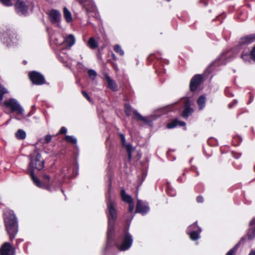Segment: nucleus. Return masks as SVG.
I'll return each instance as SVG.
<instances>
[{
  "instance_id": "1",
  "label": "nucleus",
  "mask_w": 255,
  "mask_h": 255,
  "mask_svg": "<svg viewBox=\"0 0 255 255\" xmlns=\"http://www.w3.org/2000/svg\"><path fill=\"white\" fill-rule=\"evenodd\" d=\"M30 163L29 164L27 173L31 177L33 183L37 187L45 188L51 191L50 177L47 174H43V183H42L40 180L35 176L34 170L35 169L40 170L44 167V161L41 159V155L40 153L36 152L35 154L29 155Z\"/></svg>"
},
{
  "instance_id": "2",
  "label": "nucleus",
  "mask_w": 255,
  "mask_h": 255,
  "mask_svg": "<svg viewBox=\"0 0 255 255\" xmlns=\"http://www.w3.org/2000/svg\"><path fill=\"white\" fill-rule=\"evenodd\" d=\"M108 180V188L106 194L107 208L108 210V217L109 220L106 249H108L109 247L112 246L115 242L113 237L115 233V221L117 218V213L115 207V203L111 200L110 197V192L112 186L111 175H109Z\"/></svg>"
},
{
  "instance_id": "3",
  "label": "nucleus",
  "mask_w": 255,
  "mask_h": 255,
  "mask_svg": "<svg viewBox=\"0 0 255 255\" xmlns=\"http://www.w3.org/2000/svg\"><path fill=\"white\" fill-rule=\"evenodd\" d=\"M5 226L9 236L10 241H12L18 232V224L16 218L13 211L7 210L4 212Z\"/></svg>"
},
{
  "instance_id": "4",
  "label": "nucleus",
  "mask_w": 255,
  "mask_h": 255,
  "mask_svg": "<svg viewBox=\"0 0 255 255\" xmlns=\"http://www.w3.org/2000/svg\"><path fill=\"white\" fill-rule=\"evenodd\" d=\"M132 242V236L127 231H125L124 234L119 237L115 244L119 251H125L131 247Z\"/></svg>"
},
{
  "instance_id": "5",
  "label": "nucleus",
  "mask_w": 255,
  "mask_h": 255,
  "mask_svg": "<svg viewBox=\"0 0 255 255\" xmlns=\"http://www.w3.org/2000/svg\"><path fill=\"white\" fill-rule=\"evenodd\" d=\"M201 231V228L198 226L197 222L190 225L187 229V233L193 241H196L200 238Z\"/></svg>"
},
{
  "instance_id": "6",
  "label": "nucleus",
  "mask_w": 255,
  "mask_h": 255,
  "mask_svg": "<svg viewBox=\"0 0 255 255\" xmlns=\"http://www.w3.org/2000/svg\"><path fill=\"white\" fill-rule=\"evenodd\" d=\"M29 77L32 84L36 85H41L46 83L44 76L36 71L29 72Z\"/></svg>"
},
{
  "instance_id": "7",
  "label": "nucleus",
  "mask_w": 255,
  "mask_h": 255,
  "mask_svg": "<svg viewBox=\"0 0 255 255\" xmlns=\"http://www.w3.org/2000/svg\"><path fill=\"white\" fill-rule=\"evenodd\" d=\"M3 106L9 108L12 112H23L24 109L15 99H10L2 103Z\"/></svg>"
},
{
  "instance_id": "8",
  "label": "nucleus",
  "mask_w": 255,
  "mask_h": 255,
  "mask_svg": "<svg viewBox=\"0 0 255 255\" xmlns=\"http://www.w3.org/2000/svg\"><path fill=\"white\" fill-rule=\"evenodd\" d=\"M14 7L18 14L25 15L28 13V6L22 0H17L14 4Z\"/></svg>"
},
{
  "instance_id": "9",
  "label": "nucleus",
  "mask_w": 255,
  "mask_h": 255,
  "mask_svg": "<svg viewBox=\"0 0 255 255\" xmlns=\"http://www.w3.org/2000/svg\"><path fill=\"white\" fill-rule=\"evenodd\" d=\"M14 33L12 31L7 30L1 34L0 38L3 43L10 45L12 43L16 42L15 41L16 37H14Z\"/></svg>"
},
{
  "instance_id": "10",
  "label": "nucleus",
  "mask_w": 255,
  "mask_h": 255,
  "mask_svg": "<svg viewBox=\"0 0 255 255\" xmlns=\"http://www.w3.org/2000/svg\"><path fill=\"white\" fill-rule=\"evenodd\" d=\"M149 210L148 204L140 200H137L135 212L139 213L142 215L146 214Z\"/></svg>"
},
{
  "instance_id": "11",
  "label": "nucleus",
  "mask_w": 255,
  "mask_h": 255,
  "mask_svg": "<svg viewBox=\"0 0 255 255\" xmlns=\"http://www.w3.org/2000/svg\"><path fill=\"white\" fill-rule=\"evenodd\" d=\"M1 255H14L15 249L9 243H5L0 249Z\"/></svg>"
},
{
  "instance_id": "12",
  "label": "nucleus",
  "mask_w": 255,
  "mask_h": 255,
  "mask_svg": "<svg viewBox=\"0 0 255 255\" xmlns=\"http://www.w3.org/2000/svg\"><path fill=\"white\" fill-rule=\"evenodd\" d=\"M202 81V77L200 75H195L190 82V89L191 91H195L200 85Z\"/></svg>"
},
{
  "instance_id": "13",
  "label": "nucleus",
  "mask_w": 255,
  "mask_h": 255,
  "mask_svg": "<svg viewBox=\"0 0 255 255\" xmlns=\"http://www.w3.org/2000/svg\"><path fill=\"white\" fill-rule=\"evenodd\" d=\"M119 135L120 137V138L121 139V141H122V144L124 146H125L126 148V150L127 151V152L128 153V158L129 159V160H130V159L131 158V152L133 150V149H132V146L130 144H127L126 143V138H125V136L124 135V134H123V133H119Z\"/></svg>"
},
{
  "instance_id": "14",
  "label": "nucleus",
  "mask_w": 255,
  "mask_h": 255,
  "mask_svg": "<svg viewBox=\"0 0 255 255\" xmlns=\"http://www.w3.org/2000/svg\"><path fill=\"white\" fill-rule=\"evenodd\" d=\"M48 15L51 22L52 23H56L59 21L61 17L60 12L55 9L50 10L48 13Z\"/></svg>"
},
{
  "instance_id": "15",
  "label": "nucleus",
  "mask_w": 255,
  "mask_h": 255,
  "mask_svg": "<svg viewBox=\"0 0 255 255\" xmlns=\"http://www.w3.org/2000/svg\"><path fill=\"white\" fill-rule=\"evenodd\" d=\"M80 3L86 9L87 13L95 9V5L91 0H78Z\"/></svg>"
},
{
  "instance_id": "16",
  "label": "nucleus",
  "mask_w": 255,
  "mask_h": 255,
  "mask_svg": "<svg viewBox=\"0 0 255 255\" xmlns=\"http://www.w3.org/2000/svg\"><path fill=\"white\" fill-rule=\"evenodd\" d=\"M255 41V34H252L246 35L245 37H242L239 43L241 45L250 44Z\"/></svg>"
},
{
  "instance_id": "17",
  "label": "nucleus",
  "mask_w": 255,
  "mask_h": 255,
  "mask_svg": "<svg viewBox=\"0 0 255 255\" xmlns=\"http://www.w3.org/2000/svg\"><path fill=\"white\" fill-rule=\"evenodd\" d=\"M105 78L107 81L108 88L113 91H117L118 90V86L116 82L108 74L105 75Z\"/></svg>"
},
{
  "instance_id": "18",
  "label": "nucleus",
  "mask_w": 255,
  "mask_h": 255,
  "mask_svg": "<svg viewBox=\"0 0 255 255\" xmlns=\"http://www.w3.org/2000/svg\"><path fill=\"white\" fill-rule=\"evenodd\" d=\"M250 228L248 232V236L249 240H252L255 237V218L250 223Z\"/></svg>"
},
{
  "instance_id": "19",
  "label": "nucleus",
  "mask_w": 255,
  "mask_h": 255,
  "mask_svg": "<svg viewBox=\"0 0 255 255\" xmlns=\"http://www.w3.org/2000/svg\"><path fill=\"white\" fill-rule=\"evenodd\" d=\"M30 116V113H16L15 118L17 120L25 122L28 121V118Z\"/></svg>"
},
{
  "instance_id": "20",
  "label": "nucleus",
  "mask_w": 255,
  "mask_h": 255,
  "mask_svg": "<svg viewBox=\"0 0 255 255\" xmlns=\"http://www.w3.org/2000/svg\"><path fill=\"white\" fill-rule=\"evenodd\" d=\"M231 55V52H224L221 54L218 60L221 63V64H225L227 62V59L230 58Z\"/></svg>"
},
{
  "instance_id": "21",
  "label": "nucleus",
  "mask_w": 255,
  "mask_h": 255,
  "mask_svg": "<svg viewBox=\"0 0 255 255\" xmlns=\"http://www.w3.org/2000/svg\"><path fill=\"white\" fill-rule=\"evenodd\" d=\"M185 125V123L184 122H180L177 120H174L171 123H168L166 127L168 128H172L177 126L184 127Z\"/></svg>"
},
{
  "instance_id": "22",
  "label": "nucleus",
  "mask_w": 255,
  "mask_h": 255,
  "mask_svg": "<svg viewBox=\"0 0 255 255\" xmlns=\"http://www.w3.org/2000/svg\"><path fill=\"white\" fill-rule=\"evenodd\" d=\"M121 196L122 200L125 202L128 203L129 202L133 201L132 197L130 195L126 193V191L124 189H122L121 190Z\"/></svg>"
},
{
  "instance_id": "23",
  "label": "nucleus",
  "mask_w": 255,
  "mask_h": 255,
  "mask_svg": "<svg viewBox=\"0 0 255 255\" xmlns=\"http://www.w3.org/2000/svg\"><path fill=\"white\" fill-rule=\"evenodd\" d=\"M64 42L69 47L72 46L75 43V38L74 35L72 34L68 35L64 38Z\"/></svg>"
},
{
  "instance_id": "24",
  "label": "nucleus",
  "mask_w": 255,
  "mask_h": 255,
  "mask_svg": "<svg viewBox=\"0 0 255 255\" xmlns=\"http://www.w3.org/2000/svg\"><path fill=\"white\" fill-rule=\"evenodd\" d=\"M87 45L92 49H95L98 48L99 46V43L95 38L91 37L89 38L87 42Z\"/></svg>"
},
{
  "instance_id": "25",
  "label": "nucleus",
  "mask_w": 255,
  "mask_h": 255,
  "mask_svg": "<svg viewBox=\"0 0 255 255\" xmlns=\"http://www.w3.org/2000/svg\"><path fill=\"white\" fill-rule=\"evenodd\" d=\"M182 104H183L184 109L182 112H193V110L190 108V102L189 99L184 98L182 100Z\"/></svg>"
},
{
  "instance_id": "26",
  "label": "nucleus",
  "mask_w": 255,
  "mask_h": 255,
  "mask_svg": "<svg viewBox=\"0 0 255 255\" xmlns=\"http://www.w3.org/2000/svg\"><path fill=\"white\" fill-rule=\"evenodd\" d=\"M206 103V98L204 96H201L199 97L197 100V104L199 106V109L200 110H202L205 106Z\"/></svg>"
},
{
  "instance_id": "27",
  "label": "nucleus",
  "mask_w": 255,
  "mask_h": 255,
  "mask_svg": "<svg viewBox=\"0 0 255 255\" xmlns=\"http://www.w3.org/2000/svg\"><path fill=\"white\" fill-rule=\"evenodd\" d=\"M70 170L71 169H69V168H67L66 169H63L61 172L62 177L63 178L66 176L68 177H74L78 174V171L77 169H75V172L73 173V175H71L69 174V172Z\"/></svg>"
},
{
  "instance_id": "28",
  "label": "nucleus",
  "mask_w": 255,
  "mask_h": 255,
  "mask_svg": "<svg viewBox=\"0 0 255 255\" xmlns=\"http://www.w3.org/2000/svg\"><path fill=\"white\" fill-rule=\"evenodd\" d=\"M64 16L67 22H70L72 21V18L70 11L66 8L64 7L63 9Z\"/></svg>"
},
{
  "instance_id": "29",
  "label": "nucleus",
  "mask_w": 255,
  "mask_h": 255,
  "mask_svg": "<svg viewBox=\"0 0 255 255\" xmlns=\"http://www.w3.org/2000/svg\"><path fill=\"white\" fill-rule=\"evenodd\" d=\"M133 118L137 121H142L145 123H147L148 121V119L146 117H142L139 114V113H134Z\"/></svg>"
},
{
  "instance_id": "30",
  "label": "nucleus",
  "mask_w": 255,
  "mask_h": 255,
  "mask_svg": "<svg viewBox=\"0 0 255 255\" xmlns=\"http://www.w3.org/2000/svg\"><path fill=\"white\" fill-rule=\"evenodd\" d=\"M15 136L18 139H24L26 137V133L23 130L19 129L15 133Z\"/></svg>"
},
{
  "instance_id": "31",
  "label": "nucleus",
  "mask_w": 255,
  "mask_h": 255,
  "mask_svg": "<svg viewBox=\"0 0 255 255\" xmlns=\"http://www.w3.org/2000/svg\"><path fill=\"white\" fill-rule=\"evenodd\" d=\"M64 139L67 142L74 144H76L77 142L76 138L73 135H65Z\"/></svg>"
},
{
  "instance_id": "32",
  "label": "nucleus",
  "mask_w": 255,
  "mask_h": 255,
  "mask_svg": "<svg viewBox=\"0 0 255 255\" xmlns=\"http://www.w3.org/2000/svg\"><path fill=\"white\" fill-rule=\"evenodd\" d=\"M8 91L2 85L0 84V101L2 102L3 99V95L8 94Z\"/></svg>"
},
{
  "instance_id": "33",
  "label": "nucleus",
  "mask_w": 255,
  "mask_h": 255,
  "mask_svg": "<svg viewBox=\"0 0 255 255\" xmlns=\"http://www.w3.org/2000/svg\"><path fill=\"white\" fill-rule=\"evenodd\" d=\"M114 49L116 53H119L121 56H123L124 55V50L119 44H116L114 46Z\"/></svg>"
},
{
  "instance_id": "34",
  "label": "nucleus",
  "mask_w": 255,
  "mask_h": 255,
  "mask_svg": "<svg viewBox=\"0 0 255 255\" xmlns=\"http://www.w3.org/2000/svg\"><path fill=\"white\" fill-rule=\"evenodd\" d=\"M88 75H89V77L92 80H94L97 75L96 72L95 70H92V69H90L88 71Z\"/></svg>"
},
{
  "instance_id": "35",
  "label": "nucleus",
  "mask_w": 255,
  "mask_h": 255,
  "mask_svg": "<svg viewBox=\"0 0 255 255\" xmlns=\"http://www.w3.org/2000/svg\"><path fill=\"white\" fill-rule=\"evenodd\" d=\"M167 193L171 196H174L176 195L175 191L169 186H167Z\"/></svg>"
},
{
  "instance_id": "36",
  "label": "nucleus",
  "mask_w": 255,
  "mask_h": 255,
  "mask_svg": "<svg viewBox=\"0 0 255 255\" xmlns=\"http://www.w3.org/2000/svg\"><path fill=\"white\" fill-rule=\"evenodd\" d=\"M0 1L4 5L6 6H10L12 5L11 0H0Z\"/></svg>"
},
{
  "instance_id": "37",
  "label": "nucleus",
  "mask_w": 255,
  "mask_h": 255,
  "mask_svg": "<svg viewBox=\"0 0 255 255\" xmlns=\"http://www.w3.org/2000/svg\"><path fill=\"white\" fill-rule=\"evenodd\" d=\"M128 204V212L130 213H132L133 211L134 205L133 201L129 202Z\"/></svg>"
},
{
  "instance_id": "38",
  "label": "nucleus",
  "mask_w": 255,
  "mask_h": 255,
  "mask_svg": "<svg viewBox=\"0 0 255 255\" xmlns=\"http://www.w3.org/2000/svg\"><path fill=\"white\" fill-rule=\"evenodd\" d=\"M67 132V129L66 127H62L59 131L58 134H65Z\"/></svg>"
},
{
  "instance_id": "39",
  "label": "nucleus",
  "mask_w": 255,
  "mask_h": 255,
  "mask_svg": "<svg viewBox=\"0 0 255 255\" xmlns=\"http://www.w3.org/2000/svg\"><path fill=\"white\" fill-rule=\"evenodd\" d=\"M235 140L237 141V143L235 144L238 145L241 142L242 139L241 136L237 135L234 137V142H235Z\"/></svg>"
},
{
  "instance_id": "40",
  "label": "nucleus",
  "mask_w": 255,
  "mask_h": 255,
  "mask_svg": "<svg viewBox=\"0 0 255 255\" xmlns=\"http://www.w3.org/2000/svg\"><path fill=\"white\" fill-rule=\"evenodd\" d=\"M237 250V247H235L233 249H231L226 254V255H235L236 251Z\"/></svg>"
},
{
  "instance_id": "41",
  "label": "nucleus",
  "mask_w": 255,
  "mask_h": 255,
  "mask_svg": "<svg viewBox=\"0 0 255 255\" xmlns=\"http://www.w3.org/2000/svg\"><path fill=\"white\" fill-rule=\"evenodd\" d=\"M82 94L83 95V96L89 102H91V99L90 97V96L88 95V93L85 92V91H82Z\"/></svg>"
},
{
  "instance_id": "42",
  "label": "nucleus",
  "mask_w": 255,
  "mask_h": 255,
  "mask_svg": "<svg viewBox=\"0 0 255 255\" xmlns=\"http://www.w3.org/2000/svg\"><path fill=\"white\" fill-rule=\"evenodd\" d=\"M125 112H132L130 106L128 104H126L125 105Z\"/></svg>"
},
{
  "instance_id": "43",
  "label": "nucleus",
  "mask_w": 255,
  "mask_h": 255,
  "mask_svg": "<svg viewBox=\"0 0 255 255\" xmlns=\"http://www.w3.org/2000/svg\"><path fill=\"white\" fill-rule=\"evenodd\" d=\"M242 58L245 61H248L250 57V55L248 53H243L241 55Z\"/></svg>"
},
{
  "instance_id": "44",
  "label": "nucleus",
  "mask_w": 255,
  "mask_h": 255,
  "mask_svg": "<svg viewBox=\"0 0 255 255\" xmlns=\"http://www.w3.org/2000/svg\"><path fill=\"white\" fill-rule=\"evenodd\" d=\"M250 56L255 61V46L251 52Z\"/></svg>"
},
{
  "instance_id": "45",
  "label": "nucleus",
  "mask_w": 255,
  "mask_h": 255,
  "mask_svg": "<svg viewBox=\"0 0 255 255\" xmlns=\"http://www.w3.org/2000/svg\"><path fill=\"white\" fill-rule=\"evenodd\" d=\"M51 140V135L48 134L45 137V140L46 143H49Z\"/></svg>"
},
{
  "instance_id": "46",
  "label": "nucleus",
  "mask_w": 255,
  "mask_h": 255,
  "mask_svg": "<svg viewBox=\"0 0 255 255\" xmlns=\"http://www.w3.org/2000/svg\"><path fill=\"white\" fill-rule=\"evenodd\" d=\"M192 113H182L181 116L184 118H187L191 115Z\"/></svg>"
},
{
  "instance_id": "47",
  "label": "nucleus",
  "mask_w": 255,
  "mask_h": 255,
  "mask_svg": "<svg viewBox=\"0 0 255 255\" xmlns=\"http://www.w3.org/2000/svg\"><path fill=\"white\" fill-rule=\"evenodd\" d=\"M170 107H171V106L168 105L166 107L161 108L159 109V110H160V111H170V110H171Z\"/></svg>"
},
{
  "instance_id": "48",
  "label": "nucleus",
  "mask_w": 255,
  "mask_h": 255,
  "mask_svg": "<svg viewBox=\"0 0 255 255\" xmlns=\"http://www.w3.org/2000/svg\"><path fill=\"white\" fill-rule=\"evenodd\" d=\"M225 92H226V94L227 95V96L228 97H233L234 96L233 94H232L230 91V89H228V88H227L225 90Z\"/></svg>"
},
{
  "instance_id": "49",
  "label": "nucleus",
  "mask_w": 255,
  "mask_h": 255,
  "mask_svg": "<svg viewBox=\"0 0 255 255\" xmlns=\"http://www.w3.org/2000/svg\"><path fill=\"white\" fill-rule=\"evenodd\" d=\"M238 102L237 100H234L232 103L229 104L228 107L230 109L232 108L235 105L237 104Z\"/></svg>"
},
{
  "instance_id": "50",
  "label": "nucleus",
  "mask_w": 255,
  "mask_h": 255,
  "mask_svg": "<svg viewBox=\"0 0 255 255\" xmlns=\"http://www.w3.org/2000/svg\"><path fill=\"white\" fill-rule=\"evenodd\" d=\"M203 198L201 196H198L196 198V201L198 203H202L203 202Z\"/></svg>"
},
{
  "instance_id": "51",
  "label": "nucleus",
  "mask_w": 255,
  "mask_h": 255,
  "mask_svg": "<svg viewBox=\"0 0 255 255\" xmlns=\"http://www.w3.org/2000/svg\"><path fill=\"white\" fill-rule=\"evenodd\" d=\"M112 57L113 59L115 61H116L117 60V57L113 53L112 54Z\"/></svg>"
},
{
  "instance_id": "52",
  "label": "nucleus",
  "mask_w": 255,
  "mask_h": 255,
  "mask_svg": "<svg viewBox=\"0 0 255 255\" xmlns=\"http://www.w3.org/2000/svg\"><path fill=\"white\" fill-rule=\"evenodd\" d=\"M249 255H255V250H252Z\"/></svg>"
},
{
  "instance_id": "53",
  "label": "nucleus",
  "mask_w": 255,
  "mask_h": 255,
  "mask_svg": "<svg viewBox=\"0 0 255 255\" xmlns=\"http://www.w3.org/2000/svg\"><path fill=\"white\" fill-rule=\"evenodd\" d=\"M22 240L17 239L16 240V242L17 244H19V243L22 242Z\"/></svg>"
},
{
  "instance_id": "54",
  "label": "nucleus",
  "mask_w": 255,
  "mask_h": 255,
  "mask_svg": "<svg viewBox=\"0 0 255 255\" xmlns=\"http://www.w3.org/2000/svg\"><path fill=\"white\" fill-rule=\"evenodd\" d=\"M178 180L179 181H181V178L180 177H178Z\"/></svg>"
},
{
  "instance_id": "55",
  "label": "nucleus",
  "mask_w": 255,
  "mask_h": 255,
  "mask_svg": "<svg viewBox=\"0 0 255 255\" xmlns=\"http://www.w3.org/2000/svg\"><path fill=\"white\" fill-rule=\"evenodd\" d=\"M127 114L128 116H129L130 115H129V113H127Z\"/></svg>"
},
{
  "instance_id": "56",
  "label": "nucleus",
  "mask_w": 255,
  "mask_h": 255,
  "mask_svg": "<svg viewBox=\"0 0 255 255\" xmlns=\"http://www.w3.org/2000/svg\"><path fill=\"white\" fill-rule=\"evenodd\" d=\"M23 63H24V64H26V62L25 61H23Z\"/></svg>"
},
{
  "instance_id": "57",
  "label": "nucleus",
  "mask_w": 255,
  "mask_h": 255,
  "mask_svg": "<svg viewBox=\"0 0 255 255\" xmlns=\"http://www.w3.org/2000/svg\"><path fill=\"white\" fill-rule=\"evenodd\" d=\"M166 0L168 1H169L170 0Z\"/></svg>"
}]
</instances>
